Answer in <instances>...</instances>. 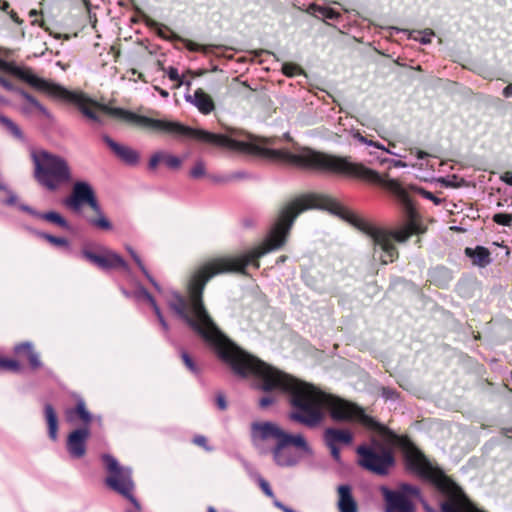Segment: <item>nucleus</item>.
I'll use <instances>...</instances> for the list:
<instances>
[{
    "mask_svg": "<svg viewBox=\"0 0 512 512\" xmlns=\"http://www.w3.org/2000/svg\"><path fill=\"white\" fill-rule=\"evenodd\" d=\"M14 352L17 355H21L22 353L26 354L30 363V366L33 369L40 368L42 363L40 361L39 354L34 350L33 344L29 341L22 342L14 347Z\"/></svg>",
    "mask_w": 512,
    "mask_h": 512,
    "instance_id": "18",
    "label": "nucleus"
},
{
    "mask_svg": "<svg viewBox=\"0 0 512 512\" xmlns=\"http://www.w3.org/2000/svg\"><path fill=\"white\" fill-rule=\"evenodd\" d=\"M282 71L285 75L292 77L301 72V68L293 63H284L282 66Z\"/></svg>",
    "mask_w": 512,
    "mask_h": 512,
    "instance_id": "35",
    "label": "nucleus"
},
{
    "mask_svg": "<svg viewBox=\"0 0 512 512\" xmlns=\"http://www.w3.org/2000/svg\"><path fill=\"white\" fill-rule=\"evenodd\" d=\"M32 158L35 165V178L47 190L55 191L62 184L71 181L70 166L61 156L39 151L34 152Z\"/></svg>",
    "mask_w": 512,
    "mask_h": 512,
    "instance_id": "5",
    "label": "nucleus"
},
{
    "mask_svg": "<svg viewBox=\"0 0 512 512\" xmlns=\"http://www.w3.org/2000/svg\"><path fill=\"white\" fill-rule=\"evenodd\" d=\"M103 140L114 154L126 164L135 165L138 163L139 154L133 148L117 143L107 135L103 137Z\"/></svg>",
    "mask_w": 512,
    "mask_h": 512,
    "instance_id": "12",
    "label": "nucleus"
},
{
    "mask_svg": "<svg viewBox=\"0 0 512 512\" xmlns=\"http://www.w3.org/2000/svg\"><path fill=\"white\" fill-rule=\"evenodd\" d=\"M308 11L313 14H319L322 18L330 20H335L340 16V14L332 8L323 7L315 3L309 5Z\"/></svg>",
    "mask_w": 512,
    "mask_h": 512,
    "instance_id": "23",
    "label": "nucleus"
},
{
    "mask_svg": "<svg viewBox=\"0 0 512 512\" xmlns=\"http://www.w3.org/2000/svg\"><path fill=\"white\" fill-rule=\"evenodd\" d=\"M140 294L151 306L156 303L154 297L146 289L142 288Z\"/></svg>",
    "mask_w": 512,
    "mask_h": 512,
    "instance_id": "43",
    "label": "nucleus"
},
{
    "mask_svg": "<svg viewBox=\"0 0 512 512\" xmlns=\"http://www.w3.org/2000/svg\"><path fill=\"white\" fill-rule=\"evenodd\" d=\"M329 449H330V452H331V456L333 457V459L337 462H340L341 460V456H340V449L338 446H327Z\"/></svg>",
    "mask_w": 512,
    "mask_h": 512,
    "instance_id": "44",
    "label": "nucleus"
},
{
    "mask_svg": "<svg viewBox=\"0 0 512 512\" xmlns=\"http://www.w3.org/2000/svg\"><path fill=\"white\" fill-rule=\"evenodd\" d=\"M248 173L245 171H237L227 176V181L242 180L248 178Z\"/></svg>",
    "mask_w": 512,
    "mask_h": 512,
    "instance_id": "39",
    "label": "nucleus"
},
{
    "mask_svg": "<svg viewBox=\"0 0 512 512\" xmlns=\"http://www.w3.org/2000/svg\"><path fill=\"white\" fill-rule=\"evenodd\" d=\"M20 209L38 218H40V215L42 214L41 212H37L36 210L27 205H21Z\"/></svg>",
    "mask_w": 512,
    "mask_h": 512,
    "instance_id": "49",
    "label": "nucleus"
},
{
    "mask_svg": "<svg viewBox=\"0 0 512 512\" xmlns=\"http://www.w3.org/2000/svg\"><path fill=\"white\" fill-rule=\"evenodd\" d=\"M353 138L358 140L360 143H363V144H366V145H369V144H372V140H368L366 137H364L361 133L359 132H355L353 134Z\"/></svg>",
    "mask_w": 512,
    "mask_h": 512,
    "instance_id": "48",
    "label": "nucleus"
},
{
    "mask_svg": "<svg viewBox=\"0 0 512 512\" xmlns=\"http://www.w3.org/2000/svg\"><path fill=\"white\" fill-rule=\"evenodd\" d=\"M168 77L171 81L177 82V86H181L183 84V81L178 73V70L174 67H169L168 69Z\"/></svg>",
    "mask_w": 512,
    "mask_h": 512,
    "instance_id": "38",
    "label": "nucleus"
},
{
    "mask_svg": "<svg viewBox=\"0 0 512 512\" xmlns=\"http://www.w3.org/2000/svg\"><path fill=\"white\" fill-rule=\"evenodd\" d=\"M0 85L8 91H14L16 93H17V90H21L20 88H16L10 81H8L3 76H0Z\"/></svg>",
    "mask_w": 512,
    "mask_h": 512,
    "instance_id": "40",
    "label": "nucleus"
},
{
    "mask_svg": "<svg viewBox=\"0 0 512 512\" xmlns=\"http://www.w3.org/2000/svg\"><path fill=\"white\" fill-rule=\"evenodd\" d=\"M386 512H415L413 503L403 493L383 487Z\"/></svg>",
    "mask_w": 512,
    "mask_h": 512,
    "instance_id": "11",
    "label": "nucleus"
},
{
    "mask_svg": "<svg viewBox=\"0 0 512 512\" xmlns=\"http://www.w3.org/2000/svg\"><path fill=\"white\" fill-rule=\"evenodd\" d=\"M159 323L160 325L162 326V328L164 329L165 332H168L169 330V325L168 323L166 322V320L164 319V316L162 318H159Z\"/></svg>",
    "mask_w": 512,
    "mask_h": 512,
    "instance_id": "56",
    "label": "nucleus"
},
{
    "mask_svg": "<svg viewBox=\"0 0 512 512\" xmlns=\"http://www.w3.org/2000/svg\"><path fill=\"white\" fill-rule=\"evenodd\" d=\"M193 441L195 444L204 447L206 450H211L210 447L206 446V438L204 436L198 435L194 438Z\"/></svg>",
    "mask_w": 512,
    "mask_h": 512,
    "instance_id": "47",
    "label": "nucleus"
},
{
    "mask_svg": "<svg viewBox=\"0 0 512 512\" xmlns=\"http://www.w3.org/2000/svg\"><path fill=\"white\" fill-rule=\"evenodd\" d=\"M0 124L4 126L15 138L23 139L21 129L10 118L0 114Z\"/></svg>",
    "mask_w": 512,
    "mask_h": 512,
    "instance_id": "24",
    "label": "nucleus"
},
{
    "mask_svg": "<svg viewBox=\"0 0 512 512\" xmlns=\"http://www.w3.org/2000/svg\"><path fill=\"white\" fill-rule=\"evenodd\" d=\"M76 416L83 422V427H88L92 420V415L87 410L83 399H78L75 409H69L66 412V418L69 423H75Z\"/></svg>",
    "mask_w": 512,
    "mask_h": 512,
    "instance_id": "17",
    "label": "nucleus"
},
{
    "mask_svg": "<svg viewBox=\"0 0 512 512\" xmlns=\"http://www.w3.org/2000/svg\"><path fill=\"white\" fill-rule=\"evenodd\" d=\"M410 188L412 190H414L415 192H417L418 194H420L421 196H423L424 198L432 201L436 205H439L443 202L442 199L436 197L433 193H431L430 191H427L421 187L410 186Z\"/></svg>",
    "mask_w": 512,
    "mask_h": 512,
    "instance_id": "28",
    "label": "nucleus"
},
{
    "mask_svg": "<svg viewBox=\"0 0 512 512\" xmlns=\"http://www.w3.org/2000/svg\"><path fill=\"white\" fill-rule=\"evenodd\" d=\"M0 368L12 371H19L20 363L13 359L0 358Z\"/></svg>",
    "mask_w": 512,
    "mask_h": 512,
    "instance_id": "33",
    "label": "nucleus"
},
{
    "mask_svg": "<svg viewBox=\"0 0 512 512\" xmlns=\"http://www.w3.org/2000/svg\"><path fill=\"white\" fill-rule=\"evenodd\" d=\"M102 460L108 473L105 479L107 487L127 498L135 509L140 511L141 506L133 496L135 484L132 479L131 468L120 465L117 459L109 454H104Z\"/></svg>",
    "mask_w": 512,
    "mask_h": 512,
    "instance_id": "6",
    "label": "nucleus"
},
{
    "mask_svg": "<svg viewBox=\"0 0 512 512\" xmlns=\"http://www.w3.org/2000/svg\"><path fill=\"white\" fill-rule=\"evenodd\" d=\"M164 152L158 151L154 153L149 160V169L155 170L160 163H163Z\"/></svg>",
    "mask_w": 512,
    "mask_h": 512,
    "instance_id": "37",
    "label": "nucleus"
},
{
    "mask_svg": "<svg viewBox=\"0 0 512 512\" xmlns=\"http://www.w3.org/2000/svg\"><path fill=\"white\" fill-rule=\"evenodd\" d=\"M163 163H165L171 169H177L181 165V160L177 156L164 152Z\"/></svg>",
    "mask_w": 512,
    "mask_h": 512,
    "instance_id": "31",
    "label": "nucleus"
},
{
    "mask_svg": "<svg viewBox=\"0 0 512 512\" xmlns=\"http://www.w3.org/2000/svg\"><path fill=\"white\" fill-rule=\"evenodd\" d=\"M40 218L47 222L55 224L64 230L70 231L72 229L71 225L68 223V221L58 212H55V211L44 212L40 215Z\"/></svg>",
    "mask_w": 512,
    "mask_h": 512,
    "instance_id": "21",
    "label": "nucleus"
},
{
    "mask_svg": "<svg viewBox=\"0 0 512 512\" xmlns=\"http://www.w3.org/2000/svg\"><path fill=\"white\" fill-rule=\"evenodd\" d=\"M369 146H374V147H376V148H378V149L384 150V151H385V152H387V153L394 154V153H393V152H391L390 150L386 149V148L384 147V145H382V144H381V143H379V142L372 141V144H369Z\"/></svg>",
    "mask_w": 512,
    "mask_h": 512,
    "instance_id": "51",
    "label": "nucleus"
},
{
    "mask_svg": "<svg viewBox=\"0 0 512 512\" xmlns=\"http://www.w3.org/2000/svg\"><path fill=\"white\" fill-rule=\"evenodd\" d=\"M352 440L353 436L348 430L327 428L324 431V441L327 446L349 445L352 443Z\"/></svg>",
    "mask_w": 512,
    "mask_h": 512,
    "instance_id": "16",
    "label": "nucleus"
},
{
    "mask_svg": "<svg viewBox=\"0 0 512 512\" xmlns=\"http://www.w3.org/2000/svg\"><path fill=\"white\" fill-rule=\"evenodd\" d=\"M90 436L88 427L73 430L67 437L66 447L69 455L80 459L86 454V442Z\"/></svg>",
    "mask_w": 512,
    "mask_h": 512,
    "instance_id": "10",
    "label": "nucleus"
},
{
    "mask_svg": "<svg viewBox=\"0 0 512 512\" xmlns=\"http://www.w3.org/2000/svg\"><path fill=\"white\" fill-rule=\"evenodd\" d=\"M16 200H17V196H16L15 194H13V193H11V192H10V193H9V197H8V199L6 200V204H8V205H12V204H14V203L16 202Z\"/></svg>",
    "mask_w": 512,
    "mask_h": 512,
    "instance_id": "54",
    "label": "nucleus"
},
{
    "mask_svg": "<svg viewBox=\"0 0 512 512\" xmlns=\"http://www.w3.org/2000/svg\"><path fill=\"white\" fill-rule=\"evenodd\" d=\"M98 214V218L90 220V223L103 230H110L112 228L111 222L105 217V215L100 210Z\"/></svg>",
    "mask_w": 512,
    "mask_h": 512,
    "instance_id": "27",
    "label": "nucleus"
},
{
    "mask_svg": "<svg viewBox=\"0 0 512 512\" xmlns=\"http://www.w3.org/2000/svg\"><path fill=\"white\" fill-rule=\"evenodd\" d=\"M9 15L11 17L12 20H14L15 22H19V19H18V16H17V13L14 12V11H10L9 12Z\"/></svg>",
    "mask_w": 512,
    "mask_h": 512,
    "instance_id": "61",
    "label": "nucleus"
},
{
    "mask_svg": "<svg viewBox=\"0 0 512 512\" xmlns=\"http://www.w3.org/2000/svg\"><path fill=\"white\" fill-rule=\"evenodd\" d=\"M359 465L378 475H386L394 465V457L390 450L378 445L377 447L359 446Z\"/></svg>",
    "mask_w": 512,
    "mask_h": 512,
    "instance_id": "7",
    "label": "nucleus"
},
{
    "mask_svg": "<svg viewBox=\"0 0 512 512\" xmlns=\"http://www.w3.org/2000/svg\"><path fill=\"white\" fill-rule=\"evenodd\" d=\"M4 70L25 81L37 91L47 94L49 97L74 104L89 121L97 125L104 124L103 114L107 113L152 131L167 133L179 138L195 139L214 147L251 155H256L261 142L260 138L237 128L229 127L225 129V133H212L204 129L185 126L177 121L154 119L122 108L100 105L83 92L70 91L60 84L35 75L30 68H23L8 63Z\"/></svg>",
    "mask_w": 512,
    "mask_h": 512,
    "instance_id": "3",
    "label": "nucleus"
},
{
    "mask_svg": "<svg viewBox=\"0 0 512 512\" xmlns=\"http://www.w3.org/2000/svg\"><path fill=\"white\" fill-rule=\"evenodd\" d=\"M386 162L391 163L396 168H404L407 166V164L401 160H394V159H388V158H384V159L380 160L381 164L386 163Z\"/></svg>",
    "mask_w": 512,
    "mask_h": 512,
    "instance_id": "41",
    "label": "nucleus"
},
{
    "mask_svg": "<svg viewBox=\"0 0 512 512\" xmlns=\"http://www.w3.org/2000/svg\"><path fill=\"white\" fill-rule=\"evenodd\" d=\"M159 323L160 325L162 326V328L164 329L165 332H168L169 330V325L168 323L166 322V320L164 319V316L162 318H159Z\"/></svg>",
    "mask_w": 512,
    "mask_h": 512,
    "instance_id": "57",
    "label": "nucleus"
},
{
    "mask_svg": "<svg viewBox=\"0 0 512 512\" xmlns=\"http://www.w3.org/2000/svg\"><path fill=\"white\" fill-rule=\"evenodd\" d=\"M274 402V398L271 397V396H265V397H262L260 400H259V406L261 408H266L268 407L269 405H271L272 403Z\"/></svg>",
    "mask_w": 512,
    "mask_h": 512,
    "instance_id": "46",
    "label": "nucleus"
},
{
    "mask_svg": "<svg viewBox=\"0 0 512 512\" xmlns=\"http://www.w3.org/2000/svg\"><path fill=\"white\" fill-rule=\"evenodd\" d=\"M152 308H153V310H154V312H155V314H156V316H157V318H158V319L163 317V314H162V312H161V310H160L159 306L157 305V303H155L154 305H152Z\"/></svg>",
    "mask_w": 512,
    "mask_h": 512,
    "instance_id": "55",
    "label": "nucleus"
},
{
    "mask_svg": "<svg viewBox=\"0 0 512 512\" xmlns=\"http://www.w3.org/2000/svg\"><path fill=\"white\" fill-rule=\"evenodd\" d=\"M256 479H257V482H258L260 488L262 489L263 493L267 497L271 498L274 501V499H276V497H275L269 483L260 475H257Z\"/></svg>",
    "mask_w": 512,
    "mask_h": 512,
    "instance_id": "29",
    "label": "nucleus"
},
{
    "mask_svg": "<svg viewBox=\"0 0 512 512\" xmlns=\"http://www.w3.org/2000/svg\"><path fill=\"white\" fill-rule=\"evenodd\" d=\"M181 358L185 364V366L187 367V369L192 372L193 374L195 375H198L199 374V369L198 367L196 366V364L194 363V361L192 360V358L189 356L188 353L186 352H182L181 353Z\"/></svg>",
    "mask_w": 512,
    "mask_h": 512,
    "instance_id": "32",
    "label": "nucleus"
},
{
    "mask_svg": "<svg viewBox=\"0 0 512 512\" xmlns=\"http://www.w3.org/2000/svg\"><path fill=\"white\" fill-rule=\"evenodd\" d=\"M399 492L403 493L406 497L411 495L419 499L421 498L419 488L410 484L401 485V490Z\"/></svg>",
    "mask_w": 512,
    "mask_h": 512,
    "instance_id": "34",
    "label": "nucleus"
},
{
    "mask_svg": "<svg viewBox=\"0 0 512 512\" xmlns=\"http://www.w3.org/2000/svg\"><path fill=\"white\" fill-rule=\"evenodd\" d=\"M286 260H287V256L282 255V256H280V257L276 260V264H277V265L282 264V263H284Z\"/></svg>",
    "mask_w": 512,
    "mask_h": 512,
    "instance_id": "60",
    "label": "nucleus"
},
{
    "mask_svg": "<svg viewBox=\"0 0 512 512\" xmlns=\"http://www.w3.org/2000/svg\"><path fill=\"white\" fill-rule=\"evenodd\" d=\"M502 180L508 185L512 186V172L504 173V175L502 176Z\"/></svg>",
    "mask_w": 512,
    "mask_h": 512,
    "instance_id": "50",
    "label": "nucleus"
},
{
    "mask_svg": "<svg viewBox=\"0 0 512 512\" xmlns=\"http://www.w3.org/2000/svg\"><path fill=\"white\" fill-rule=\"evenodd\" d=\"M9 8V3L5 0H0V9L6 11Z\"/></svg>",
    "mask_w": 512,
    "mask_h": 512,
    "instance_id": "58",
    "label": "nucleus"
},
{
    "mask_svg": "<svg viewBox=\"0 0 512 512\" xmlns=\"http://www.w3.org/2000/svg\"><path fill=\"white\" fill-rule=\"evenodd\" d=\"M415 155L418 159H424L429 156V154L427 152L419 150V149L415 150Z\"/></svg>",
    "mask_w": 512,
    "mask_h": 512,
    "instance_id": "52",
    "label": "nucleus"
},
{
    "mask_svg": "<svg viewBox=\"0 0 512 512\" xmlns=\"http://www.w3.org/2000/svg\"><path fill=\"white\" fill-rule=\"evenodd\" d=\"M185 100L193 104L202 114L211 113L214 108V102L210 95L202 89H197L193 95H185Z\"/></svg>",
    "mask_w": 512,
    "mask_h": 512,
    "instance_id": "15",
    "label": "nucleus"
},
{
    "mask_svg": "<svg viewBox=\"0 0 512 512\" xmlns=\"http://www.w3.org/2000/svg\"><path fill=\"white\" fill-rule=\"evenodd\" d=\"M208 264L197 267L186 285V296L171 291L167 303L169 308L195 333L211 345L217 356L233 373L241 378L254 375L260 380V389L268 392L279 390L288 394L292 407L289 418L308 428L319 426L328 410L334 421L358 420L365 427L388 433L374 418L365 414L357 405L339 397L326 394L315 386L300 381L247 353L232 342L217 326L203 301L207 282L223 272Z\"/></svg>",
    "mask_w": 512,
    "mask_h": 512,
    "instance_id": "2",
    "label": "nucleus"
},
{
    "mask_svg": "<svg viewBox=\"0 0 512 512\" xmlns=\"http://www.w3.org/2000/svg\"><path fill=\"white\" fill-rule=\"evenodd\" d=\"M206 173L205 165L202 161H198L190 171V175L193 178H200Z\"/></svg>",
    "mask_w": 512,
    "mask_h": 512,
    "instance_id": "36",
    "label": "nucleus"
},
{
    "mask_svg": "<svg viewBox=\"0 0 512 512\" xmlns=\"http://www.w3.org/2000/svg\"><path fill=\"white\" fill-rule=\"evenodd\" d=\"M465 254L472 259L473 264L479 267H485L491 262L488 249L482 246H478L475 249L467 247Z\"/></svg>",
    "mask_w": 512,
    "mask_h": 512,
    "instance_id": "19",
    "label": "nucleus"
},
{
    "mask_svg": "<svg viewBox=\"0 0 512 512\" xmlns=\"http://www.w3.org/2000/svg\"><path fill=\"white\" fill-rule=\"evenodd\" d=\"M503 95L507 98L512 96V84L507 85L503 89Z\"/></svg>",
    "mask_w": 512,
    "mask_h": 512,
    "instance_id": "53",
    "label": "nucleus"
},
{
    "mask_svg": "<svg viewBox=\"0 0 512 512\" xmlns=\"http://www.w3.org/2000/svg\"><path fill=\"white\" fill-rule=\"evenodd\" d=\"M45 419L48 425V434L51 440L56 441L58 437V418L51 404L44 406Z\"/></svg>",
    "mask_w": 512,
    "mask_h": 512,
    "instance_id": "20",
    "label": "nucleus"
},
{
    "mask_svg": "<svg viewBox=\"0 0 512 512\" xmlns=\"http://www.w3.org/2000/svg\"><path fill=\"white\" fill-rule=\"evenodd\" d=\"M269 145V140L261 139L255 156L274 161H284L303 168L353 176L382 185L393 193L403 205L407 224L390 232L358 217L329 196L321 194L303 195L280 208L261 245L238 257L217 258L205 263L218 268L216 272L244 273L246 266L249 264L259 268L260 265L257 260L265 254L284 246L295 219L299 214L308 209L328 210L365 233L372 241L374 257L378 256L382 264L394 262L398 258V251L393 243L394 240L404 243L414 234L425 233L426 227L421 223L407 190L397 180L389 179L387 176L382 177L377 171L361 163H352L347 158L327 155L309 148H303L297 153H291L284 149H273Z\"/></svg>",
    "mask_w": 512,
    "mask_h": 512,
    "instance_id": "1",
    "label": "nucleus"
},
{
    "mask_svg": "<svg viewBox=\"0 0 512 512\" xmlns=\"http://www.w3.org/2000/svg\"><path fill=\"white\" fill-rule=\"evenodd\" d=\"M434 36V32L431 29H425L422 31H412L410 38L419 41L422 44H428L431 42V38Z\"/></svg>",
    "mask_w": 512,
    "mask_h": 512,
    "instance_id": "25",
    "label": "nucleus"
},
{
    "mask_svg": "<svg viewBox=\"0 0 512 512\" xmlns=\"http://www.w3.org/2000/svg\"><path fill=\"white\" fill-rule=\"evenodd\" d=\"M397 393L395 390H392L390 388H383L382 389V396L386 400H393L396 397Z\"/></svg>",
    "mask_w": 512,
    "mask_h": 512,
    "instance_id": "42",
    "label": "nucleus"
},
{
    "mask_svg": "<svg viewBox=\"0 0 512 512\" xmlns=\"http://www.w3.org/2000/svg\"><path fill=\"white\" fill-rule=\"evenodd\" d=\"M160 94L163 96V97H167L168 96V92L165 91V90H161L160 91Z\"/></svg>",
    "mask_w": 512,
    "mask_h": 512,
    "instance_id": "64",
    "label": "nucleus"
},
{
    "mask_svg": "<svg viewBox=\"0 0 512 512\" xmlns=\"http://www.w3.org/2000/svg\"><path fill=\"white\" fill-rule=\"evenodd\" d=\"M493 221L499 225L511 226L512 214L508 213H497L493 216Z\"/></svg>",
    "mask_w": 512,
    "mask_h": 512,
    "instance_id": "30",
    "label": "nucleus"
},
{
    "mask_svg": "<svg viewBox=\"0 0 512 512\" xmlns=\"http://www.w3.org/2000/svg\"><path fill=\"white\" fill-rule=\"evenodd\" d=\"M17 93L24 99L25 103L21 106V112L25 115H31L35 111L39 112L43 117L50 119L51 114L35 97L26 91L17 90Z\"/></svg>",
    "mask_w": 512,
    "mask_h": 512,
    "instance_id": "14",
    "label": "nucleus"
},
{
    "mask_svg": "<svg viewBox=\"0 0 512 512\" xmlns=\"http://www.w3.org/2000/svg\"><path fill=\"white\" fill-rule=\"evenodd\" d=\"M339 512H358V504L352 494V488L348 484L337 487Z\"/></svg>",
    "mask_w": 512,
    "mask_h": 512,
    "instance_id": "13",
    "label": "nucleus"
},
{
    "mask_svg": "<svg viewBox=\"0 0 512 512\" xmlns=\"http://www.w3.org/2000/svg\"><path fill=\"white\" fill-rule=\"evenodd\" d=\"M424 509L426 512H437L433 508H431L426 502L423 501Z\"/></svg>",
    "mask_w": 512,
    "mask_h": 512,
    "instance_id": "62",
    "label": "nucleus"
},
{
    "mask_svg": "<svg viewBox=\"0 0 512 512\" xmlns=\"http://www.w3.org/2000/svg\"><path fill=\"white\" fill-rule=\"evenodd\" d=\"M38 235L40 237L44 238L45 240H47L52 245L59 246V247H65V248L69 247V242L66 238L56 237V236H53V235H50L47 233H38Z\"/></svg>",
    "mask_w": 512,
    "mask_h": 512,
    "instance_id": "26",
    "label": "nucleus"
},
{
    "mask_svg": "<svg viewBox=\"0 0 512 512\" xmlns=\"http://www.w3.org/2000/svg\"><path fill=\"white\" fill-rule=\"evenodd\" d=\"M84 204H88L96 213H100V206L92 186L86 181H77L73 185L71 196L65 200V205L78 210Z\"/></svg>",
    "mask_w": 512,
    "mask_h": 512,
    "instance_id": "8",
    "label": "nucleus"
},
{
    "mask_svg": "<svg viewBox=\"0 0 512 512\" xmlns=\"http://www.w3.org/2000/svg\"><path fill=\"white\" fill-rule=\"evenodd\" d=\"M251 435L255 443L275 442L272 456L279 467L296 466L305 456L312 455L313 451L301 434H290L273 422H256L251 426Z\"/></svg>",
    "mask_w": 512,
    "mask_h": 512,
    "instance_id": "4",
    "label": "nucleus"
},
{
    "mask_svg": "<svg viewBox=\"0 0 512 512\" xmlns=\"http://www.w3.org/2000/svg\"><path fill=\"white\" fill-rule=\"evenodd\" d=\"M216 403L220 410H225L227 408V402H226L225 396L223 394L217 395Z\"/></svg>",
    "mask_w": 512,
    "mask_h": 512,
    "instance_id": "45",
    "label": "nucleus"
},
{
    "mask_svg": "<svg viewBox=\"0 0 512 512\" xmlns=\"http://www.w3.org/2000/svg\"><path fill=\"white\" fill-rule=\"evenodd\" d=\"M9 62L0 58V69L4 70Z\"/></svg>",
    "mask_w": 512,
    "mask_h": 512,
    "instance_id": "63",
    "label": "nucleus"
},
{
    "mask_svg": "<svg viewBox=\"0 0 512 512\" xmlns=\"http://www.w3.org/2000/svg\"><path fill=\"white\" fill-rule=\"evenodd\" d=\"M99 251L100 253L96 254L88 249H83L81 254L86 260L101 269L121 268L126 272L129 271V265L119 254L105 247H100Z\"/></svg>",
    "mask_w": 512,
    "mask_h": 512,
    "instance_id": "9",
    "label": "nucleus"
},
{
    "mask_svg": "<svg viewBox=\"0 0 512 512\" xmlns=\"http://www.w3.org/2000/svg\"><path fill=\"white\" fill-rule=\"evenodd\" d=\"M188 49L191 50V51H196L199 49V45L198 44H195V43H192L190 42L189 45H188Z\"/></svg>",
    "mask_w": 512,
    "mask_h": 512,
    "instance_id": "59",
    "label": "nucleus"
},
{
    "mask_svg": "<svg viewBox=\"0 0 512 512\" xmlns=\"http://www.w3.org/2000/svg\"><path fill=\"white\" fill-rule=\"evenodd\" d=\"M126 250L128 251V253L130 254V256L132 257V259L135 261V263L137 264V266L139 267V269L142 271V273L146 276V278L149 280V282L154 286V288L157 290V291H161V287L160 285L156 282V280L151 276V274L148 272V270L146 269L145 265L143 264L140 256L137 254V252L131 247V246H126Z\"/></svg>",
    "mask_w": 512,
    "mask_h": 512,
    "instance_id": "22",
    "label": "nucleus"
}]
</instances>
